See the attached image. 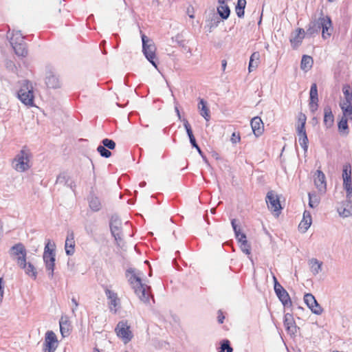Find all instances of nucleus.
<instances>
[{
	"instance_id": "f257e3e1",
	"label": "nucleus",
	"mask_w": 352,
	"mask_h": 352,
	"mask_svg": "<svg viewBox=\"0 0 352 352\" xmlns=\"http://www.w3.org/2000/svg\"><path fill=\"white\" fill-rule=\"evenodd\" d=\"M142 273L134 268H129L126 271V276L135 294L144 303H149L150 301V287L143 284L141 279Z\"/></svg>"
},
{
	"instance_id": "f03ea898",
	"label": "nucleus",
	"mask_w": 352,
	"mask_h": 352,
	"mask_svg": "<svg viewBox=\"0 0 352 352\" xmlns=\"http://www.w3.org/2000/svg\"><path fill=\"white\" fill-rule=\"evenodd\" d=\"M322 30V36L324 39L330 37L332 32V22L331 19L328 16H324L321 13L320 16L312 20L307 26L306 36L307 37L314 36L318 34Z\"/></svg>"
},
{
	"instance_id": "7ed1b4c3",
	"label": "nucleus",
	"mask_w": 352,
	"mask_h": 352,
	"mask_svg": "<svg viewBox=\"0 0 352 352\" xmlns=\"http://www.w3.org/2000/svg\"><path fill=\"white\" fill-rule=\"evenodd\" d=\"M7 38L9 39L10 45L17 56L23 57L27 56V46L24 41V36H23L21 31L13 30L10 32L9 30L7 33Z\"/></svg>"
},
{
	"instance_id": "20e7f679",
	"label": "nucleus",
	"mask_w": 352,
	"mask_h": 352,
	"mask_svg": "<svg viewBox=\"0 0 352 352\" xmlns=\"http://www.w3.org/2000/svg\"><path fill=\"white\" fill-rule=\"evenodd\" d=\"M30 157L29 150L23 147L12 160L13 168L20 173L28 170L30 168Z\"/></svg>"
},
{
	"instance_id": "39448f33",
	"label": "nucleus",
	"mask_w": 352,
	"mask_h": 352,
	"mask_svg": "<svg viewBox=\"0 0 352 352\" xmlns=\"http://www.w3.org/2000/svg\"><path fill=\"white\" fill-rule=\"evenodd\" d=\"M50 240H47V243L45 246L43 258L48 276L50 279H52L55 267L56 254L53 248H50Z\"/></svg>"
},
{
	"instance_id": "423d86ee",
	"label": "nucleus",
	"mask_w": 352,
	"mask_h": 352,
	"mask_svg": "<svg viewBox=\"0 0 352 352\" xmlns=\"http://www.w3.org/2000/svg\"><path fill=\"white\" fill-rule=\"evenodd\" d=\"M142 41V52L146 59L157 68L156 59V47L154 42L147 37L145 34L141 36Z\"/></svg>"
},
{
	"instance_id": "0eeeda50",
	"label": "nucleus",
	"mask_w": 352,
	"mask_h": 352,
	"mask_svg": "<svg viewBox=\"0 0 352 352\" xmlns=\"http://www.w3.org/2000/svg\"><path fill=\"white\" fill-rule=\"evenodd\" d=\"M18 98L25 105L32 106L34 103L33 87L31 82L24 80L18 91Z\"/></svg>"
},
{
	"instance_id": "6e6552de",
	"label": "nucleus",
	"mask_w": 352,
	"mask_h": 352,
	"mask_svg": "<svg viewBox=\"0 0 352 352\" xmlns=\"http://www.w3.org/2000/svg\"><path fill=\"white\" fill-rule=\"evenodd\" d=\"M110 230L112 236L118 245H120L122 241V221L117 215H113L111 217L109 223Z\"/></svg>"
},
{
	"instance_id": "1a4fd4ad",
	"label": "nucleus",
	"mask_w": 352,
	"mask_h": 352,
	"mask_svg": "<svg viewBox=\"0 0 352 352\" xmlns=\"http://www.w3.org/2000/svg\"><path fill=\"white\" fill-rule=\"evenodd\" d=\"M11 257H14L18 265H23L26 260L27 251L25 246L21 243H18L12 246L9 250Z\"/></svg>"
},
{
	"instance_id": "9d476101",
	"label": "nucleus",
	"mask_w": 352,
	"mask_h": 352,
	"mask_svg": "<svg viewBox=\"0 0 352 352\" xmlns=\"http://www.w3.org/2000/svg\"><path fill=\"white\" fill-rule=\"evenodd\" d=\"M117 336L122 338L123 342L126 344L133 338V333L130 331L129 326L127 325L126 322H119L116 327Z\"/></svg>"
},
{
	"instance_id": "9b49d317",
	"label": "nucleus",
	"mask_w": 352,
	"mask_h": 352,
	"mask_svg": "<svg viewBox=\"0 0 352 352\" xmlns=\"http://www.w3.org/2000/svg\"><path fill=\"white\" fill-rule=\"evenodd\" d=\"M304 301L313 314L316 315L322 314L323 309L318 304L313 294L310 293L305 294L304 296Z\"/></svg>"
},
{
	"instance_id": "f8f14e48",
	"label": "nucleus",
	"mask_w": 352,
	"mask_h": 352,
	"mask_svg": "<svg viewBox=\"0 0 352 352\" xmlns=\"http://www.w3.org/2000/svg\"><path fill=\"white\" fill-rule=\"evenodd\" d=\"M266 203L268 208L275 212L279 213L280 210L282 209L279 197L272 190L267 192L266 196Z\"/></svg>"
},
{
	"instance_id": "ddd939ff",
	"label": "nucleus",
	"mask_w": 352,
	"mask_h": 352,
	"mask_svg": "<svg viewBox=\"0 0 352 352\" xmlns=\"http://www.w3.org/2000/svg\"><path fill=\"white\" fill-rule=\"evenodd\" d=\"M314 185L320 194H324L327 191L326 177L320 170H317L314 174Z\"/></svg>"
},
{
	"instance_id": "4468645a",
	"label": "nucleus",
	"mask_w": 352,
	"mask_h": 352,
	"mask_svg": "<svg viewBox=\"0 0 352 352\" xmlns=\"http://www.w3.org/2000/svg\"><path fill=\"white\" fill-rule=\"evenodd\" d=\"M104 292L107 299L109 300V307L110 311L113 313H116L120 304V300L117 293L109 289H106Z\"/></svg>"
},
{
	"instance_id": "2eb2a0df",
	"label": "nucleus",
	"mask_w": 352,
	"mask_h": 352,
	"mask_svg": "<svg viewBox=\"0 0 352 352\" xmlns=\"http://www.w3.org/2000/svg\"><path fill=\"white\" fill-rule=\"evenodd\" d=\"M276 287L274 292L283 306L286 307H291L292 302L288 292L283 286L279 287V286L276 285Z\"/></svg>"
},
{
	"instance_id": "dca6fc26",
	"label": "nucleus",
	"mask_w": 352,
	"mask_h": 352,
	"mask_svg": "<svg viewBox=\"0 0 352 352\" xmlns=\"http://www.w3.org/2000/svg\"><path fill=\"white\" fill-rule=\"evenodd\" d=\"M57 346L58 340L56 334L52 331H47L45 333L43 347L49 349H54V351H56Z\"/></svg>"
},
{
	"instance_id": "f3484780",
	"label": "nucleus",
	"mask_w": 352,
	"mask_h": 352,
	"mask_svg": "<svg viewBox=\"0 0 352 352\" xmlns=\"http://www.w3.org/2000/svg\"><path fill=\"white\" fill-rule=\"evenodd\" d=\"M284 326L288 333L294 335L297 333L298 327L296 325L292 314L289 313L285 314Z\"/></svg>"
},
{
	"instance_id": "a211bd4d",
	"label": "nucleus",
	"mask_w": 352,
	"mask_h": 352,
	"mask_svg": "<svg viewBox=\"0 0 352 352\" xmlns=\"http://www.w3.org/2000/svg\"><path fill=\"white\" fill-rule=\"evenodd\" d=\"M65 250L67 255L72 256L75 252L74 234L73 231L68 230L65 243Z\"/></svg>"
},
{
	"instance_id": "6ab92c4d",
	"label": "nucleus",
	"mask_w": 352,
	"mask_h": 352,
	"mask_svg": "<svg viewBox=\"0 0 352 352\" xmlns=\"http://www.w3.org/2000/svg\"><path fill=\"white\" fill-rule=\"evenodd\" d=\"M87 201L89 208L93 212H98L102 208V203L100 198L93 191L90 192L87 197Z\"/></svg>"
},
{
	"instance_id": "aec40b11",
	"label": "nucleus",
	"mask_w": 352,
	"mask_h": 352,
	"mask_svg": "<svg viewBox=\"0 0 352 352\" xmlns=\"http://www.w3.org/2000/svg\"><path fill=\"white\" fill-rule=\"evenodd\" d=\"M306 36V31L302 28H298L295 35L290 38V43L294 49H296L301 43Z\"/></svg>"
},
{
	"instance_id": "412c9836",
	"label": "nucleus",
	"mask_w": 352,
	"mask_h": 352,
	"mask_svg": "<svg viewBox=\"0 0 352 352\" xmlns=\"http://www.w3.org/2000/svg\"><path fill=\"white\" fill-rule=\"evenodd\" d=\"M311 221V213L307 210H305L302 219L298 225L299 230L302 233H305L310 227Z\"/></svg>"
},
{
	"instance_id": "4be33fe9",
	"label": "nucleus",
	"mask_w": 352,
	"mask_h": 352,
	"mask_svg": "<svg viewBox=\"0 0 352 352\" xmlns=\"http://www.w3.org/2000/svg\"><path fill=\"white\" fill-rule=\"evenodd\" d=\"M323 122L327 129H329L333 125L334 116L329 105H327L324 108Z\"/></svg>"
},
{
	"instance_id": "5701e85b",
	"label": "nucleus",
	"mask_w": 352,
	"mask_h": 352,
	"mask_svg": "<svg viewBox=\"0 0 352 352\" xmlns=\"http://www.w3.org/2000/svg\"><path fill=\"white\" fill-rule=\"evenodd\" d=\"M56 182V184L66 186L72 190H74L76 186L74 182L65 173H60L57 177Z\"/></svg>"
},
{
	"instance_id": "b1692460",
	"label": "nucleus",
	"mask_w": 352,
	"mask_h": 352,
	"mask_svg": "<svg viewBox=\"0 0 352 352\" xmlns=\"http://www.w3.org/2000/svg\"><path fill=\"white\" fill-rule=\"evenodd\" d=\"M340 215L348 217L352 215V200H347L338 208Z\"/></svg>"
},
{
	"instance_id": "393cba45",
	"label": "nucleus",
	"mask_w": 352,
	"mask_h": 352,
	"mask_svg": "<svg viewBox=\"0 0 352 352\" xmlns=\"http://www.w3.org/2000/svg\"><path fill=\"white\" fill-rule=\"evenodd\" d=\"M251 126L256 136L262 134L263 131V123L259 117H254L251 120Z\"/></svg>"
},
{
	"instance_id": "a878e982",
	"label": "nucleus",
	"mask_w": 352,
	"mask_h": 352,
	"mask_svg": "<svg viewBox=\"0 0 352 352\" xmlns=\"http://www.w3.org/2000/svg\"><path fill=\"white\" fill-rule=\"evenodd\" d=\"M296 133L298 136V141H299L300 145L303 148L305 153H306L308 149V143H309L306 130H305V129H296Z\"/></svg>"
},
{
	"instance_id": "bb28decb",
	"label": "nucleus",
	"mask_w": 352,
	"mask_h": 352,
	"mask_svg": "<svg viewBox=\"0 0 352 352\" xmlns=\"http://www.w3.org/2000/svg\"><path fill=\"white\" fill-rule=\"evenodd\" d=\"M231 224L238 242L241 244L243 241H248L245 234L241 232V229L236 224V220L235 219H232Z\"/></svg>"
},
{
	"instance_id": "cd10ccee",
	"label": "nucleus",
	"mask_w": 352,
	"mask_h": 352,
	"mask_svg": "<svg viewBox=\"0 0 352 352\" xmlns=\"http://www.w3.org/2000/svg\"><path fill=\"white\" fill-rule=\"evenodd\" d=\"M45 83L49 88L56 89L60 87V82L58 77L51 72L47 74Z\"/></svg>"
},
{
	"instance_id": "c85d7f7f",
	"label": "nucleus",
	"mask_w": 352,
	"mask_h": 352,
	"mask_svg": "<svg viewBox=\"0 0 352 352\" xmlns=\"http://www.w3.org/2000/svg\"><path fill=\"white\" fill-rule=\"evenodd\" d=\"M19 266L25 271L27 275L34 280L36 278L37 271L33 264L31 263H27L26 260H25L24 266L23 265Z\"/></svg>"
},
{
	"instance_id": "c756f323",
	"label": "nucleus",
	"mask_w": 352,
	"mask_h": 352,
	"mask_svg": "<svg viewBox=\"0 0 352 352\" xmlns=\"http://www.w3.org/2000/svg\"><path fill=\"white\" fill-rule=\"evenodd\" d=\"M217 13L223 20L228 19L230 14V9L226 2L223 4L219 3Z\"/></svg>"
},
{
	"instance_id": "7c9ffc66",
	"label": "nucleus",
	"mask_w": 352,
	"mask_h": 352,
	"mask_svg": "<svg viewBox=\"0 0 352 352\" xmlns=\"http://www.w3.org/2000/svg\"><path fill=\"white\" fill-rule=\"evenodd\" d=\"M259 60H260V53L258 52H254L252 54L250 62H249V66H248V70L249 72H252L253 70H254L259 64Z\"/></svg>"
},
{
	"instance_id": "2f4dec72",
	"label": "nucleus",
	"mask_w": 352,
	"mask_h": 352,
	"mask_svg": "<svg viewBox=\"0 0 352 352\" xmlns=\"http://www.w3.org/2000/svg\"><path fill=\"white\" fill-rule=\"evenodd\" d=\"M198 109L200 111L201 116L204 117L206 120H209L210 118V110L207 107V102L202 98L199 99Z\"/></svg>"
},
{
	"instance_id": "473e14b6",
	"label": "nucleus",
	"mask_w": 352,
	"mask_h": 352,
	"mask_svg": "<svg viewBox=\"0 0 352 352\" xmlns=\"http://www.w3.org/2000/svg\"><path fill=\"white\" fill-rule=\"evenodd\" d=\"M313 58L308 55H303L300 63V68L305 72L309 71L313 65Z\"/></svg>"
},
{
	"instance_id": "72a5a7b5",
	"label": "nucleus",
	"mask_w": 352,
	"mask_h": 352,
	"mask_svg": "<svg viewBox=\"0 0 352 352\" xmlns=\"http://www.w3.org/2000/svg\"><path fill=\"white\" fill-rule=\"evenodd\" d=\"M309 265L311 272L316 275L322 271V263L319 261L317 258H311L309 260Z\"/></svg>"
},
{
	"instance_id": "f704fd0d",
	"label": "nucleus",
	"mask_w": 352,
	"mask_h": 352,
	"mask_svg": "<svg viewBox=\"0 0 352 352\" xmlns=\"http://www.w3.org/2000/svg\"><path fill=\"white\" fill-rule=\"evenodd\" d=\"M352 101H342L340 103V107L343 112L344 116H352Z\"/></svg>"
},
{
	"instance_id": "c9c22d12",
	"label": "nucleus",
	"mask_w": 352,
	"mask_h": 352,
	"mask_svg": "<svg viewBox=\"0 0 352 352\" xmlns=\"http://www.w3.org/2000/svg\"><path fill=\"white\" fill-rule=\"evenodd\" d=\"M60 330L63 337L69 334V320L67 317H61L60 321Z\"/></svg>"
},
{
	"instance_id": "e433bc0d",
	"label": "nucleus",
	"mask_w": 352,
	"mask_h": 352,
	"mask_svg": "<svg viewBox=\"0 0 352 352\" xmlns=\"http://www.w3.org/2000/svg\"><path fill=\"white\" fill-rule=\"evenodd\" d=\"M309 206L312 208H316L320 201V197L314 192H309Z\"/></svg>"
},
{
	"instance_id": "4c0bfd02",
	"label": "nucleus",
	"mask_w": 352,
	"mask_h": 352,
	"mask_svg": "<svg viewBox=\"0 0 352 352\" xmlns=\"http://www.w3.org/2000/svg\"><path fill=\"white\" fill-rule=\"evenodd\" d=\"M246 6V1L245 0H238L237 4L235 8V11L236 13V15L239 18H242L244 16V10Z\"/></svg>"
},
{
	"instance_id": "58836bf2",
	"label": "nucleus",
	"mask_w": 352,
	"mask_h": 352,
	"mask_svg": "<svg viewBox=\"0 0 352 352\" xmlns=\"http://www.w3.org/2000/svg\"><path fill=\"white\" fill-rule=\"evenodd\" d=\"M343 188L346 191L347 200H352V178L347 182H343Z\"/></svg>"
},
{
	"instance_id": "ea45409f",
	"label": "nucleus",
	"mask_w": 352,
	"mask_h": 352,
	"mask_svg": "<svg viewBox=\"0 0 352 352\" xmlns=\"http://www.w3.org/2000/svg\"><path fill=\"white\" fill-rule=\"evenodd\" d=\"M342 179L343 182H347L352 178L351 177V166L350 164H346L343 166L342 169Z\"/></svg>"
},
{
	"instance_id": "a19ab883",
	"label": "nucleus",
	"mask_w": 352,
	"mask_h": 352,
	"mask_svg": "<svg viewBox=\"0 0 352 352\" xmlns=\"http://www.w3.org/2000/svg\"><path fill=\"white\" fill-rule=\"evenodd\" d=\"M309 99L311 101H318V89L316 83H313L311 86L309 92Z\"/></svg>"
},
{
	"instance_id": "79ce46f5",
	"label": "nucleus",
	"mask_w": 352,
	"mask_h": 352,
	"mask_svg": "<svg viewBox=\"0 0 352 352\" xmlns=\"http://www.w3.org/2000/svg\"><path fill=\"white\" fill-rule=\"evenodd\" d=\"M338 126L340 132L346 131V133H348L349 126L347 123V118L344 116L342 117V119L338 122Z\"/></svg>"
},
{
	"instance_id": "37998d69",
	"label": "nucleus",
	"mask_w": 352,
	"mask_h": 352,
	"mask_svg": "<svg viewBox=\"0 0 352 352\" xmlns=\"http://www.w3.org/2000/svg\"><path fill=\"white\" fill-rule=\"evenodd\" d=\"M97 151L103 157L108 158L111 155V152L109 151V149L105 148L102 145H99L97 148Z\"/></svg>"
},
{
	"instance_id": "c03bdc74",
	"label": "nucleus",
	"mask_w": 352,
	"mask_h": 352,
	"mask_svg": "<svg viewBox=\"0 0 352 352\" xmlns=\"http://www.w3.org/2000/svg\"><path fill=\"white\" fill-rule=\"evenodd\" d=\"M226 351L227 352H232L233 349L230 346V341L228 340H223L221 342V349L219 351V352H225Z\"/></svg>"
},
{
	"instance_id": "a18cd8bd",
	"label": "nucleus",
	"mask_w": 352,
	"mask_h": 352,
	"mask_svg": "<svg viewBox=\"0 0 352 352\" xmlns=\"http://www.w3.org/2000/svg\"><path fill=\"white\" fill-rule=\"evenodd\" d=\"M183 122H184V128H185L187 135L189 138V140H191L193 138H195L193 135L192 128H191L188 121L186 119H184Z\"/></svg>"
},
{
	"instance_id": "49530a36",
	"label": "nucleus",
	"mask_w": 352,
	"mask_h": 352,
	"mask_svg": "<svg viewBox=\"0 0 352 352\" xmlns=\"http://www.w3.org/2000/svg\"><path fill=\"white\" fill-rule=\"evenodd\" d=\"M102 146L109 150H113L116 148V142L111 139L105 138L102 140Z\"/></svg>"
},
{
	"instance_id": "de8ad7c7",
	"label": "nucleus",
	"mask_w": 352,
	"mask_h": 352,
	"mask_svg": "<svg viewBox=\"0 0 352 352\" xmlns=\"http://www.w3.org/2000/svg\"><path fill=\"white\" fill-rule=\"evenodd\" d=\"M306 120L307 118L305 114L300 113L298 117V125L296 127V129H305V124H306Z\"/></svg>"
},
{
	"instance_id": "09e8293b",
	"label": "nucleus",
	"mask_w": 352,
	"mask_h": 352,
	"mask_svg": "<svg viewBox=\"0 0 352 352\" xmlns=\"http://www.w3.org/2000/svg\"><path fill=\"white\" fill-rule=\"evenodd\" d=\"M240 248L243 252L245 253L248 255L250 254L251 248L248 241H243L242 243H241Z\"/></svg>"
},
{
	"instance_id": "8fccbe9b",
	"label": "nucleus",
	"mask_w": 352,
	"mask_h": 352,
	"mask_svg": "<svg viewBox=\"0 0 352 352\" xmlns=\"http://www.w3.org/2000/svg\"><path fill=\"white\" fill-rule=\"evenodd\" d=\"M342 91L344 95V101H352V93L350 91L349 87H344Z\"/></svg>"
},
{
	"instance_id": "3c124183",
	"label": "nucleus",
	"mask_w": 352,
	"mask_h": 352,
	"mask_svg": "<svg viewBox=\"0 0 352 352\" xmlns=\"http://www.w3.org/2000/svg\"><path fill=\"white\" fill-rule=\"evenodd\" d=\"M190 144L192 145V146L197 149V151H198L199 154L200 155H202V151L200 148V147L199 146V145L197 144L195 138H193L192 140H190Z\"/></svg>"
},
{
	"instance_id": "603ef678",
	"label": "nucleus",
	"mask_w": 352,
	"mask_h": 352,
	"mask_svg": "<svg viewBox=\"0 0 352 352\" xmlns=\"http://www.w3.org/2000/svg\"><path fill=\"white\" fill-rule=\"evenodd\" d=\"M318 101H311L309 102V107L312 112L316 111L318 109Z\"/></svg>"
},
{
	"instance_id": "864d4df0",
	"label": "nucleus",
	"mask_w": 352,
	"mask_h": 352,
	"mask_svg": "<svg viewBox=\"0 0 352 352\" xmlns=\"http://www.w3.org/2000/svg\"><path fill=\"white\" fill-rule=\"evenodd\" d=\"M240 140H241V138H240L239 135H236L235 133H232V138H231V141L233 143L239 142L240 141Z\"/></svg>"
},
{
	"instance_id": "5fc2aeb1",
	"label": "nucleus",
	"mask_w": 352,
	"mask_h": 352,
	"mask_svg": "<svg viewBox=\"0 0 352 352\" xmlns=\"http://www.w3.org/2000/svg\"><path fill=\"white\" fill-rule=\"evenodd\" d=\"M225 317L223 315V313L221 312V311H219L218 312V316H217V320H218V322L220 323V324H222L223 322V320H224Z\"/></svg>"
},
{
	"instance_id": "6e6d98bb",
	"label": "nucleus",
	"mask_w": 352,
	"mask_h": 352,
	"mask_svg": "<svg viewBox=\"0 0 352 352\" xmlns=\"http://www.w3.org/2000/svg\"><path fill=\"white\" fill-rule=\"evenodd\" d=\"M72 303H73V304L74 305V306H75V307L72 309V312H73V314H74L75 310L76 309V308H77V307H78V302H77V300H76V299L75 298H72Z\"/></svg>"
},
{
	"instance_id": "4d7b16f0",
	"label": "nucleus",
	"mask_w": 352,
	"mask_h": 352,
	"mask_svg": "<svg viewBox=\"0 0 352 352\" xmlns=\"http://www.w3.org/2000/svg\"><path fill=\"white\" fill-rule=\"evenodd\" d=\"M273 280H274V289H276V285L279 286V287H282V285L278 283L276 277L274 275L273 276Z\"/></svg>"
},
{
	"instance_id": "13d9d810",
	"label": "nucleus",
	"mask_w": 352,
	"mask_h": 352,
	"mask_svg": "<svg viewBox=\"0 0 352 352\" xmlns=\"http://www.w3.org/2000/svg\"><path fill=\"white\" fill-rule=\"evenodd\" d=\"M226 65H227V61L226 60H223L221 61V66H222L223 71H224L226 69Z\"/></svg>"
},
{
	"instance_id": "bf43d9fd",
	"label": "nucleus",
	"mask_w": 352,
	"mask_h": 352,
	"mask_svg": "<svg viewBox=\"0 0 352 352\" xmlns=\"http://www.w3.org/2000/svg\"><path fill=\"white\" fill-rule=\"evenodd\" d=\"M175 111L177 113V115L179 119H181V115H180L179 110L178 107H175Z\"/></svg>"
},
{
	"instance_id": "052dcab7",
	"label": "nucleus",
	"mask_w": 352,
	"mask_h": 352,
	"mask_svg": "<svg viewBox=\"0 0 352 352\" xmlns=\"http://www.w3.org/2000/svg\"><path fill=\"white\" fill-rule=\"evenodd\" d=\"M43 352H55L54 349H49L43 347Z\"/></svg>"
},
{
	"instance_id": "680f3d73",
	"label": "nucleus",
	"mask_w": 352,
	"mask_h": 352,
	"mask_svg": "<svg viewBox=\"0 0 352 352\" xmlns=\"http://www.w3.org/2000/svg\"><path fill=\"white\" fill-rule=\"evenodd\" d=\"M201 156L203 158V160H204V162L208 163V160H207L206 157L204 155L203 153H202V155H201Z\"/></svg>"
},
{
	"instance_id": "e2e57ef3",
	"label": "nucleus",
	"mask_w": 352,
	"mask_h": 352,
	"mask_svg": "<svg viewBox=\"0 0 352 352\" xmlns=\"http://www.w3.org/2000/svg\"><path fill=\"white\" fill-rule=\"evenodd\" d=\"M140 186L144 187V186H146V182H141V183L140 184Z\"/></svg>"
},
{
	"instance_id": "0e129e2a",
	"label": "nucleus",
	"mask_w": 352,
	"mask_h": 352,
	"mask_svg": "<svg viewBox=\"0 0 352 352\" xmlns=\"http://www.w3.org/2000/svg\"><path fill=\"white\" fill-rule=\"evenodd\" d=\"M226 2V0H218V3L223 4Z\"/></svg>"
},
{
	"instance_id": "69168bd1",
	"label": "nucleus",
	"mask_w": 352,
	"mask_h": 352,
	"mask_svg": "<svg viewBox=\"0 0 352 352\" xmlns=\"http://www.w3.org/2000/svg\"><path fill=\"white\" fill-rule=\"evenodd\" d=\"M210 211H211V212H212V213H213V214H214V213H215L216 208H212V209L210 210Z\"/></svg>"
},
{
	"instance_id": "338daca9",
	"label": "nucleus",
	"mask_w": 352,
	"mask_h": 352,
	"mask_svg": "<svg viewBox=\"0 0 352 352\" xmlns=\"http://www.w3.org/2000/svg\"><path fill=\"white\" fill-rule=\"evenodd\" d=\"M94 352H100V350L98 348L94 349Z\"/></svg>"
},
{
	"instance_id": "774afa93",
	"label": "nucleus",
	"mask_w": 352,
	"mask_h": 352,
	"mask_svg": "<svg viewBox=\"0 0 352 352\" xmlns=\"http://www.w3.org/2000/svg\"><path fill=\"white\" fill-rule=\"evenodd\" d=\"M85 230L87 234H90L91 230H89L87 228H85Z\"/></svg>"
}]
</instances>
